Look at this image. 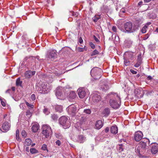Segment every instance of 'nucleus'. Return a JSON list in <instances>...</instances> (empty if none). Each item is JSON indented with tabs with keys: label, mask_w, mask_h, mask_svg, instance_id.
<instances>
[{
	"label": "nucleus",
	"mask_w": 158,
	"mask_h": 158,
	"mask_svg": "<svg viewBox=\"0 0 158 158\" xmlns=\"http://www.w3.org/2000/svg\"><path fill=\"white\" fill-rule=\"evenodd\" d=\"M22 81H20V78H18L16 81V85L17 86H21Z\"/></svg>",
	"instance_id": "29"
},
{
	"label": "nucleus",
	"mask_w": 158,
	"mask_h": 158,
	"mask_svg": "<svg viewBox=\"0 0 158 158\" xmlns=\"http://www.w3.org/2000/svg\"><path fill=\"white\" fill-rule=\"evenodd\" d=\"M110 110L108 108H106L105 109L103 112V113L104 114L105 116H107L110 114Z\"/></svg>",
	"instance_id": "26"
},
{
	"label": "nucleus",
	"mask_w": 158,
	"mask_h": 158,
	"mask_svg": "<svg viewBox=\"0 0 158 158\" xmlns=\"http://www.w3.org/2000/svg\"><path fill=\"white\" fill-rule=\"evenodd\" d=\"M139 26L138 25H132L131 22H127L124 24L123 28L125 31L128 33H133L138 29Z\"/></svg>",
	"instance_id": "2"
},
{
	"label": "nucleus",
	"mask_w": 158,
	"mask_h": 158,
	"mask_svg": "<svg viewBox=\"0 0 158 158\" xmlns=\"http://www.w3.org/2000/svg\"><path fill=\"white\" fill-rule=\"evenodd\" d=\"M102 69L98 67H94L92 69L90 72L91 76L96 80L100 78L102 74Z\"/></svg>",
	"instance_id": "3"
},
{
	"label": "nucleus",
	"mask_w": 158,
	"mask_h": 158,
	"mask_svg": "<svg viewBox=\"0 0 158 158\" xmlns=\"http://www.w3.org/2000/svg\"><path fill=\"white\" fill-rule=\"evenodd\" d=\"M42 149L44 150H47V146L45 144H44L41 147Z\"/></svg>",
	"instance_id": "42"
},
{
	"label": "nucleus",
	"mask_w": 158,
	"mask_h": 158,
	"mask_svg": "<svg viewBox=\"0 0 158 158\" xmlns=\"http://www.w3.org/2000/svg\"><path fill=\"white\" fill-rule=\"evenodd\" d=\"M110 131L112 134H116L118 131V128L117 126H112L110 129Z\"/></svg>",
	"instance_id": "16"
},
{
	"label": "nucleus",
	"mask_w": 158,
	"mask_h": 158,
	"mask_svg": "<svg viewBox=\"0 0 158 158\" xmlns=\"http://www.w3.org/2000/svg\"><path fill=\"white\" fill-rule=\"evenodd\" d=\"M76 94L75 92L72 91L70 92L69 94V97L72 99H73L76 98Z\"/></svg>",
	"instance_id": "25"
},
{
	"label": "nucleus",
	"mask_w": 158,
	"mask_h": 158,
	"mask_svg": "<svg viewBox=\"0 0 158 158\" xmlns=\"http://www.w3.org/2000/svg\"><path fill=\"white\" fill-rule=\"evenodd\" d=\"M83 112H84V113L86 114H90L91 113V110L89 109L84 110Z\"/></svg>",
	"instance_id": "38"
},
{
	"label": "nucleus",
	"mask_w": 158,
	"mask_h": 158,
	"mask_svg": "<svg viewBox=\"0 0 158 158\" xmlns=\"http://www.w3.org/2000/svg\"><path fill=\"white\" fill-rule=\"evenodd\" d=\"M39 128V125L36 124L33 125L31 128L32 131L34 132H36L38 130Z\"/></svg>",
	"instance_id": "23"
},
{
	"label": "nucleus",
	"mask_w": 158,
	"mask_h": 158,
	"mask_svg": "<svg viewBox=\"0 0 158 158\" xmlns=\"http://www.w3.org/2000/svg\"><path fill=\"white\" fill-rule=\"evenodd\" d=\"M56 145L60 146L61 145V142L59 140H57L56 141Z\"/></svg>",
	"instance_id": "49"
},
{
	"label": "nucleus",
	"mask_w": 158,
	"mask_h": 158,
	"mask_svg": "<svg viewBox=\"0 0 158 158\" xmlns=\"http://www.w3.org/2000/svg\"><path fill=\"white\" fill-rule=\"evenodd\" d=\"M78 52H82L84 51V48L80 47H77L76 48Z\"/></svg>",
	"instance_id": "41"
},
{
	"label": "nucleus",
	"mask_w": 158,
	"mask_h": 158,
	"mask_svg": "<svg viewBox=\"0 0 158 158\" xmlns=\"http://www.w3.org/2000/svg\"><path fill=\"white\" fill-rule=\"evenodd\" d=\"M101 88L102 91H106L109 89V87L107 84H104L101 85Z\"/></svg>",
	"instance_id": "24"
},
{
	"label": "nucleus",
	"mask_w": 158,
	"mask_h": 158,
	"mask_svg": "<svg viewBox=\"0 0 158 158\" xmlns=\"http://www.w3.org/2000/svg\"><path fill=\"white\" fill-rule=\"evenodd\" d=\"M143 4V2L142 1L139 2L138 3V5L140 6L142 5Z\"/></svg>",
	"instance_id": "59"
},
{
	"label": "nucleus",
	"mask_w": 158,
	"mask_h": 158,
	"mask_svg": "<svg viewBox=\"0 0 158 158\" xmlns=\"http://www.w3.org/2000/svg\"><path fill=\"white\" fill-rule=\"evenodd\" d=\"M147 28V25H145L142 29L141 32L142 33H144L146 31V29Z\"/></svg>",
	"instance_id": "35"
},
{
	"label": "nucleus",
	"mask_w": 158,
	"mask_h": 158,
	"mask_svg": "<svg viewBox=\"0 0 158 158\" xmlns=\"http://www.w3.org/2000/svg\"><path fill=\"white\" fill-rule=\"evenodd\" d=\"M26 115H30L31 116V113L29 110H27L26 112Z\"/></svg>",
	"instance_id": "53"
},
{
	"label": "nucleus",
	"mask_w": 158,
	"mask_h": 158,
	"mask_svg": "<svg viewBox=\"0 0 158 158\" xmlns=\"http://www.w3.org/2000/svg\"><path fill=\"white\" fill-rule=\"evenodd\" d=\"M86 138L83 135H79L77 137V141L80 143H83L85 140Z\"/></svg>",
	"instance_id": "15"
},
{
	"label": "nucleus",
	"mask_w": 158,
	"mask_h": 158,
	"mask_svg": "<svg viewBox=\"0 0 158 158\" xmlns=\"http://www.w3.org/2000/svg\"><path fill=\"white\" fill-rule=\"evenodd\" d=\"M143 137L142 132L140 131L135 132L134 135V139L136 142L139 141Z\"/></svg>",
	"instance_id": "9"
},
{
	"label": "nucleus",
	"mask_w": 158,
	"mask_h": 158,
	"mask_svg": "<svg viewBox=\"0 0 158 158\" xmlns=\"http://www.w3.org/2000/svg\"><path fill=\"white\" fill-rule=\"evenodd\" d=\"M55 108L56 111L58 112L59 113H61L63 111L62 106L61 105H56Z\"/></svg>",
	"instance_id": "20"
},
{
	"label": "nucleus",
	"mask_w": 158,
	"mask_h": 158,
	"mask_svg": "<svg viewBox=\"0 0 158 158\" xmlns=\"http://www.w3.org/2000/svg\"><path fill=\"white\" fill-rule=\"evenodd\" d=\"M35 95L34 94H32L31 97V99L32 100H34L35 99Z\"/></svg>",
	"instance_id": "51"
},
{
	"label": "nucleus",
	"mask_w": 158,
	"mask_h": 158,
	"mask_svg": "<svg viewBox=\"0 0 158 158\" xmlns=\"http://www.w3.org/2000/svg\"><path fill=\"white\" fill-rule=\"evenodd\" d=\"M32 143V140L29 138H27L25 139L24 144L25 146L30 145Z\"/></svg>",
	"instance_id": "19"
},
{
	"label": "nucleus",
	"mask_w": 158,
	"mask_h": 158,
	"mask_svg": "<svg viewBox=\"0 0 158 158\" xmlns=\"http://www.w3.org/2000/svg\"><path fill=\"white\" fill-rule=\"evenodd\" d=\"M112 30L114 32H116L117 29L116 26H114L112 27Z\"/></svg>",
	"instance_id": "48"
},
{
	"label": "nucleus",
	"mask_w": 158,
	"mask_h": 158,
	"mask_svg": "<svg viewBox=\"0 0 158 158\" xmlns=\"http://www.w3.org/2000/svg\"><path fill=\"white\" fill-rule=\"evenodd\" d=\"M132 43V41L129 39L126 40L125 41V44L128 48H129L131 46Z\"/></svg>",
	"instance_id": "22"
},
{
	"label": "nucleus",
	"mask_w": 158,
	"mask_h": 158,
	"mask_svg": "<svg viewBox=\"0 0 158 158\" xmlns=\"http://www.w3.org/2000/svg\"><path fill=\"white\" fill-rule=\"evenodd\" d=\"M92 49H94L95 48V46L94 44L92 42H91L89 43Z\"/></svg>",
	"instance_id": "46"
},
{
	"label": "nucleus",
	"mask_w": 158,
	"mask_h": 158,
	"mask_svg": "<svg viewBox=\"0 0 158 158\" xmlns=\"http://www.w3.org/2000/svg\"><path fill=\"white\" fill-rule=\"evenodd\" d=\"M122 144H121L119 145V150L120 152H121L123 151V148H122Z\"/></svg>",
	"instance_id": "45"
},
{
	"label": "nucleus",
	"mask_w": 158,
	"mask_h": 158,
	"mask_svg": "<svg viewBox=\"0 0 158 158\" xmlns=\"http://www.w3.org/2000/svg\"><path fill=\"white\" fill-rule=\"evenodd\" d=\"M19 131L17 129L16 131V139L19 142H20L21 140V139L20 138L19 135Z\"/></svg>",
	"instance_id": "27"
},
{
	"label": "nucleus",
	"mask_w": 158,
	"mask_h": 158,
	"mask_svg": "<svg viewBox=\"0 0 158 158\" xmlns=\"http://www.w3.org/2000/svg\"><path fill=\"white\" fill-rule=\"evenodd\" d=\"M77 91L79 96L80 98H83L85 97L86 92L84 88H79Z\"/></svg>",
	"instance_id": "10"
},
{
	"label": "nucleus",
	"mask_w": 158,
	"mask_h": 158,
	"mask_svg": "<svg viewBox=\"0 0 158 158\" xmlns=\"http://www.w3.org/2000/svg\"><path fill=\"white\" fill-rule=\"evenodd\" d=\"M130 71L133 74H136L137 73V72L134 71V70L132 69H130Z\"/></svg>",
	"instance_id": "55"
},
{
	"label": "nucleus",
	"mask_w": 158,
	"mask_h": 158,
	"mask_svg": "<svg viewBox=\"0 0 158 158\" xmlns=\"http://www.w3.org/2000/svg\"><path fill=\"white\" fill-rule=\"evenodd\" d=\"M29 60L31 61L32 62L34 61L35 60V58L34 57L30 56L29 57Z\"/></svg>",
	"instance_id": "44"
},
{
	"label": "nucleus",
	"mask_w": 158,
	"mask_h": 158,
	"mask_svg": "<svg viewBox=\"0 0 158 158\" xmlns=\"http://www.w3.org/2000/svg\"><path fill=\"white\" fill-rule=\"evenodd\" d=\"M26 151L27 152H29V148L28 147H26Z\"/></svg>",
	"instance_id": "60"
},
{
	"label": "nucleus",
	"mask_w": 158,
	"mask_h": 158,
	"mask_svg": "<svg viewBox=\"0 0 158 158\" xmlns=\"http://www.w3.org/2000/svg\"><path fill=\"white\" fill-rule=\"evenodd\" d=\"M99 54V52L98 51L96 50H94L91 54V56H95V55L98 54Z\"/></svg>",
	"instance_id": "32"
},
{
	"label": "nucleus",
	"mask_w": 158,
	"mask_h": 158,
	"mask_svg": "<svg viewBox=\"0 0 158 158\" xmlns=\"http://www.w3.org/2000/svg\"><path fill=\"white\" fill-rule=\"evenodd\" d=\"M144 2H150L151 0H144Z\"/></svg>",
	"instance_id": "61"
},
{
	"label": "nucleus",
	"mask_w": 158,
	"mask_h": 158,
	"mask_svg": "<svg viewBox=\"0 0 158 158\" xmlns=\"http://www.w3.org/2000/svg\"><path fill=\"white\" fill-rule=\"evenodd\" d=\"M78 41L81 44H82L83 43V40L81 37L79 38Z\"/></svg>",
	"instance_id": "47"
},
{
	"label": "nucleus",
	"mask_w": 158,
	"mask_h": 158,
	"mask_svg": "<svg viewBox=\"0 0 158 158\" xmlns=\"http://www.w3.org/2000/svg\"><path fill=\"white\" fill-rule=\"evenodd\" d=\"M130 64V62L128 60L124 58V64L126 66H129Z\"/></svg>",
	"instance_id": "34"
},
{
	"label": "nucleus",
	"mask_w": 158,
	"mask_h": 158,
	"mask_svg": "<svg viewBox=\"0 0 158 158\" xmlns=\"http://www.w3.org/2000/svg\"><path fill=\"white\" fill-rule=\"evenodd\" d=\"M60 124L62 125L64 128H66L70 126L69 121L68 119L65 116H62L59 119Z\"/></svg>",
	"instance_id": "6"
},
{
	"label": "nucleus",
	"mask_w": 158,
	"mask_h": 158,
	"mask_svg": "<svg viewBox=\"0 0 158 158\" xmlns=\"http://www.w3.org/2000/svg\"><path fill=\"white\" fill-rule=\"evenodd\" d=\"M102 126L103 124L102 121L99 120L96 122L95 126L96 129H99L102 127Z\"/></svg>",
	"instance_id": "18"
},
{
	"label": "nucleus",
	"mask_w": 158,
	"mask_h": 158,
	"mask_svg": "<svg viewBox=\"0 0 158 158\" xmlns=\"http://www.w3.org/2000/svg\"><path fill=\"white\" fill-rule=\"evenodd\" d=\"M142 63V59L141 57V55H139L138 56L137 59V62L134 65L135 67L138 68L139 67L141 64Z\"/></svg>",
	"instance_id": "17"
},
{
	"label": "nucleus",
	"mask_w": 158,
	"mask_h": 158,
	"mask_svg": "<svg viewBox=\"0 0 158 158\" xmlns=\"http://www.w3.org/2000/svg\"><path fill=\"white\" fill-rule=\"evenodd\" d=\"M11 89L13 91H14L15 90V88L14 87H11Z\"/></svg>",
	"instance_id": "63"
},
{
	"label": "nucleus",
	"mask_w": 158,
	"mask_h": 158,
	"mask_svg": "<svg viewBox=\"0 0 158 158\" xmlns=\"http://www.w3.org/2000/svg\"><path fill=\"white\" fill-rule=\"evenodd\" d=\"M93 37L94 39V40L97 42L99 43V40L95 36V35H93Z\"/></svg>",
	"instance_id": "54"
},
{
	"label": "nucleus",
	"mask_w": 158,
	"mask_h": 158,
	"mask_svg": "<svg viewBox=\"0 0 158 158\" xmlns=\"http://www.w3.org/2000/svg\"><path fill=\"white\" fill-rule=\"evenodd\" d=\"M151 24V23L150 22H148V23H147L146 25H147V26L148 27V26L150 25V24Z\"/></svg>",
	"instance_id": "64"
},
{
	"label": "nucleus",
	"mask_w": 158,
	"mask_h": 158,
	"mask_svg": "<svg viewBox=\"0 0 158 158\" xmlns=\"http://www.w3.org/2000/svg\"><path fill=\"white\" fill-rule=\"evenodd\" d=\"M30 152L32 154L38 153V151L34 148H31L30 149Z\"/></svg>",
	"instance_id": "31"
},
{
	"label": "nucleus",
	"mask_w": 158,
	"mask_h": 158,
	"mask_svg": "<svg viewBox=\"0 0 158 158\" xmlns=\"http://www.w3.org/2000/svg\"><path fill=\"white\" fill-rule=\"evenodd\" d=\"M43 112L44 113L46 114H48V109L46 108L45 106H44V109L43 110Z\"/></svg>",
	"instance_id": "43"
},
{
	"label": "nucleus",
	"mask_w": 158,
	"mask_h": 158,
	"mask_svg": "<svg viewBox=\"0 0 158 158\" xmlns=\"http://www.w3.org/2000/svg\"><path fill=\"white\" fill-rule=\"evenodd\" d=\"M147 79L148 80H151L152 79V77L150 76H148L147 77Z\"/></svg>",
	"instance_id": "57"
},
{
	"label": "nucleus",
	"mask_w": 158,
	"mask_h": 158,
	"mask_svg": "<svg viewBox=\"0 0 158 158\" xmlns=\"http://www.w3.org/2000/svg\"><path fill=\"white\" fill-rule=\"evenodd\" d=\"M26 104V105L29 107H30L31 108H33L34 107V105L32 104H29V103L27 102L26 101H25Z\"/></svg>",
	"instance_id": "39"
},
{
	"label": "nucleus",
	"mask_w": 158,
	"mask_h": 158,
	"mask_svg": "<svg viewBox=\"0 0 158 158\" xmlns=\"http://www.w3.org/2000/svg\"><path fill=\"white\" fill-rule=\"evenodd\" d=\"M22 135L24 138H26L27 135V133L24 130H23L22 132Z\"/></svg>",
	"instance_id": "37"
},
{
	"label": "nucleus",
	"mask_w": 158,
	"mask_h": 158,
	"mask_svg": "<svg viewBox=\"0 0 158 158\" xmlns=\"http://www.w3.org/2000/svg\"><path fill=\"white\" fill-rule=\"evenodd\" d=\"M0 101H1V105L3 106H6L5 102L2 101V99L0 98Z\"/></svg>",
	"instance_id": "50"
},
{
	"label": "nucleus",
	"mask_w": 158,
	"mask_h": 158,
	"mask_svg": "<svg viewBox=\"0 0 158 158\" xmlns=\"http://www.w3.org/2000/svg\"><path fill=\"white\" fill-rule=\"evenodd\" d=\"M11 91V89H8L6 91V93H10V91Z\"/></svg>",
	"instance_id": "58"
},
{
	"label": "nucleus",
	"mask_w": 158,
	"mask_h": 158,
	"mask_svg": "<svg viewBox=\"0 0 158 158\" xmlns=\"http://www.w3.org/2000/svg\"><path fill=\"white\" fill-rule=\"evenodd\" d=\"M42 133L46 138H48L52 134L51 128L47 125H44L42 127Z\"/></svg>",
	"instance_id": "5"
},
{
	"label": "nucleus",
	"mask_w": 158,
	"mask_h": 158,
	"mask_svg": "<svg viewBox=\"0 0 158 158\" xmlns=\"http://www.w3.org/2000/svg\"><path fill=\"white\" fill-rule=\"evenodd\" d=\"M28 59H29V57H26L24 58V60L25 61L27 60Z\"/></svg>",
	"instance_id": "62"
},
{
	"label": "nucleus",
	"mask_w": 158,
	"mask_h": 158,
	"mask_svg": "<svg viewBox=\"0 0 158 158\" xmlns=\"http://www.w3.org/2000/svg\"><path fill=\"white\" fill-rule=\"evenodd\" d=\"M35 71H27L25 72L24 75L26 78H29L35 75Z\"/></svg>",
	"instance_id": "13"
},
{
	"label": "nucleus",
	"mask_w": 158,
	"mask_h": 158,
	"mask_svg": "<svg viewBox=\"0 0 158 158\" xmlns=\"http://www.w3.org/2000/svg\"><path fill=\"white\" fill-rule=\"evenodd\" d=\"M56 136L58 139H61L62 138V136L60 134H56Z\"/></svg>",
	"instance_id": "40"
},
{
	"label": "nucleus",
	"mask_w": 158,
	"mask_h": 158,
	"mask_svg": "<svg viewBox=\"0 0 158 158\" xmlns=\"http://www.w3.org/2000/svg\"><path fill=\"white\" fill-rule=\"evenodd\" d=\"M10 125L7 122H5L3 124L2 126V129L5 131H7L10 128Z\"/></svg>",
	"instance_id": "14"
},
{
	"label": "nucleus",
	"mask_w": 158,
	"mask_h": 158,
	"mask_svg": "<svg viewBox=\"0 0 158 158\" xmlns=\"http://www.w3.org/2000/svg\"><path fill=\"white\" fill-rule=\"evenodd\" d=\"M51 117L52 118L54 121L56 120L58 118L57 115L55 114H52Z\"/></svg>",
	"instance_id": "30"
},
{
	"label": "nucleus",
	"mask_w": 158,
	"mask_h": 158,
	"mask_svg": "<svg viewBox=\"0 0 158 158\" xmlns=\"http://www.w3.org/2000/svg\"><path fill=\"white\" fill-rule=\"evenodd\" d=\"M101 97L100 95L97 94H94L92 97V100L94 103H98L101 101Z\"/></svg>",
	"instance_id": "12"
},
{
	"label": "nucleus",
	"mask_w": 158,
	"mask_h": 158,
	"mask_svg": "<svg viewBox=\"0 0 158 158\" xmlns=\"http://www.w3.org/2000/svg\"><path fill=\"white\" fill-rule=\"evenodd\" d=\"M71 15L75 17H77L78 15V13L76 12L71 11L70 12Z\"/></svg>",
	"instance_id": "33"
},
{
	"label": "nucleus",
	"mask_w": 158,
	"mask_h": 158,
	"mask_svg": "<svg viewBox=\"0 0 158 158\" xmlns=\"http://www.w3.org/2000/svg\"><path fill=\"white\" fill-rule=\"evenodd\" d=\"M149 35L147 34L146 35H145L144 37H143V40H146L149 37Z\"/></svg>",
	"instance_id": "52"
},
{
	"label": "nucleus",
	"mask_w": 158,
	"mask_h": 158,
	"mask_svg": "<svg viewBox=\"0 0 158 158\" xmlns=\"http://www.w3.org/2000/svg\"><path fill=\"white\" fill-rule=\"evenodd\" d=\"M151 151L152 154H156L158 152V144L154 143L152 144Z\"/></svg>",
	"instance_id": "11"
},
{
	"label": "nucleus",
	"mask_w": 158,
	"mask_h": 158,
	"mask_svg": "<svg viewBox=\"0 0 158 158\" xmlns=\"http://www.w3.org/2000/svg\"><path fill=\"white\" fill-rule=\"evenodd\" d=\"M128 58L131 60H133L134 59V56L133 53L129 52L128 54Z\"/></svg>",
	"instance_id": "36"
},
{
	"label": "nucleus",
	"mask_w": 158,
	"mask_h": 158,
	"mask_svg": "<svg viewBox=\"0 0 158 158\" xmlns=\"http://www.w3.org/2000/svg\"><path fill=\"white\" fill-rule=\"evenodd\" d=\"M56 94V96L58 98V97L60 96L61 95V89L60 88L58 87L57 88Z\"/></svg>",
	"instance_id": "21"
},
{
	"label": "nucleus",
	"mask_w": 158,
	"mask_h": 158,
	"mask_svg": "<svg viewBox=\"0 0 158 158\" xmlns=\"http://www.w3.org/2000/svg\"><path fill=\"white\" fill-rule=\"evenodd\" d=\"M109 128L108 127H106L105 129V131L106 133H107L109 132Z\"/></svg>",
	"instance_id": "56"
},
{
	"label": "nucleus",
	"mask_w": 158,
	"mask_h": 158,
	"mask_svg": "<svg viewBox=\"0 0 158 158\" xmlns=\"http://www.w3.org/2000/svg\"><path fill=\"white\" fill-rule=\"evenodd\" d=\"M150 141L148 139L145 138L143 139L139 143L140 146H139L137 148L138 152L140 154L143 153L145 152L147 148V144H149Z\"/></svg>",
	"instance_id": "1"
},
{
	"label": "nucleus",
	"mask_w": 158,
	"mask_h": 158,
	"mask_svg": "<svg viewBox=\"0 0 158 158\" xmlns=\"http://www.w3.org/2000/svg\"><path fill=\"white\" fill-rule=\"evenodd\" d=\"M117 96L118 101L115 100L114 99H110L109 101V104L110 106L112 108L116 109H118L120 106L121 100L120 98L118 96V95L115 94Z\"/></svg>",
	"instance_id": "4"
},
{
	"label": "nucleus",
	"mask_w": 158,
	"mask_h": 158,
	"mask_svg": "<svg viewBox=\"0 0 158 158\" xmlns=\"http://www.w3.org/2000/svg\"><path fill=\"white\" fill-rule=\"evenodd\" d=\"M69 114L73 116H75L77 111L76 107L74 105L69 106L68 108Z\"/></svg>",
	"instance_id": "8"
},
{
	"label": "nucleus",
	"mask_w": 158,
	"mask_h": 158,
	"mask_svg": "<svg viewBox=\"0 0 158 158\" xmlns=\"http://www.w3.org/2000/svg\"><path fill=\"white\" fill-rule=\"evenodd\" d=\"M57 53L56 50H49L48 51L46 54V57L49 59H54L57 56Z\"/></svg>",
	"instance_id": "7"
},
{
	"label": "nucleus",
	"mask_w": 158,
	"mask_h": 158,
	"mask_svg": "<svg viewBox=\"0 0 158 158\" xmlns=\"http://www.w3.org/2000/svg\"><path fill=\"white\" fill-rule=\"evenodd\" d=\"M101 18V16L99 15H96L94 16L93 21L94 22H96L98 20Z\"/></svg>",
	"instance_id": "28"
}]
</instances>
